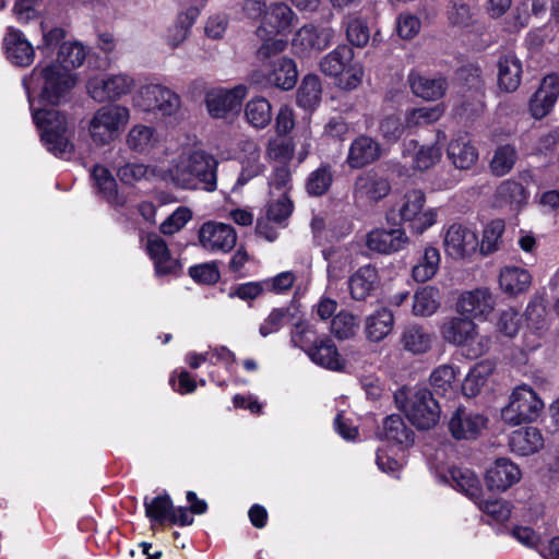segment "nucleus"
<instances>
[{"mask_svg":"<svg viewBox=\"0 0 559 559\" xmlns=\"http://www.w3.org/2000/svg\"><path fill=\"white\" fill-rule=\"evenodd\" d=\"M297 67L293 59L281 57L272 62V69L267 73L266 81L277 88L289 91L297 82Z\"/></svg>","mask_w":559,"mask_h":559,"instance_id":"35","label":"nucleus"},{"mask_svg":"<svg viewBox=\"0 0 559 559\" xmlns=\"http://www.w3.org/2000/svg\"><path fill=\"white\" fill-rule=\"evenodd\" d=\"M433 342V334L418 324L406 326L401 336V343L405 350L419 355L427 353Z\"/></svg>","mask_w":559,"mask_h":559,"instance_id":"39","label":"nucleus"},{"mask_svg":"<svg viewBox=\"0 0 559 559\" xmlns=\"http://www.w3.org/2000/svg\"><path fill=\"white\" fill-rule=\"evenodd\" d=\"M295 19L294 11L287 4L283 2L271 3L264 12L255 35L259 38H266L286 33L293 26Z\"/></svg>","mask_w":559,"mask_h":559,"instance_id":"16","label":"nucleus"},{"mask_svg":"<svg viewBox=\"0 0 559 559\" xmlns=\"http://www.w3.org/2000/svg\"><path fill=\"white\" fill-rule=\"evenodd\" d=\"M544 409V402L528 385L516 386L509 403L501 409V419L509 426L535 421Z\"/></svg>","mask_w":559,"mask_h":559,"instance_id":"8","label":"nucleus"},{"mask_svg":"<svg viewBox=\"0 0 559 559\" xmlns=\"http://www.w3.org/2000/svg\"><path fill=\"white\" fill-rule=\"evenodd\" d=\"M496 306V299L487 287H478L463 292L456 302V309L461 314L473 318L488 317Z\"/></svg>","mask_w":559,"mask_h":559,"instance_id":"20","label":"nucleus"},{"mask_svg":"<svg viewBox=\"0 0 559 559\" xmlns=\"http://www.w3.org/2000/svg\"><path fill=\"white\" fill-rule=\"evenodd\" d=\"M333 36L334 32L330 27L317 28L313 25H304L294 35L292 47L296 55L307 57L325 49Z\"/></svg>","mask_w":559,"mask_h":559,"instance_id":"15","label":"nucleus"},{"mask_svg":"<svg viewBox=\"0 0 559 559\" xmlns=\"http://www.w3.org/2000/svg\"><path fill=\"white\" fill-rule=\"evenodd\" d=\"M439 330L444 342L460 347L463 355L469 359L485 355L491 347V337L480 334L477 324L471 318H447Z\"/></svg>","mask_w":559,"mask_h":559,"instance_id":"3","label":"nucleus"},{"mask_svg":"<svg viewBox=\"0 0 559 559\" xmlns=\"http://www.w3.org/2000/svg\"><path fill=\"white\" fill-rule=\"evenodd\" d=\"M245 117L253 128L264 129L272 120V106L264 97L252 98L245 107Z\"/></svg>","mask_w":559,"mask_h":559,"instance_id":"45","label":"nucleus"},{"mask_svg":"<svg viewBox=\"0 0 559 559\" xmlns=\"http://www.w3.org/2000/svg\"><path fill=\"white\" fill-rule=\"evenodd\" d=\"M448 157L459 169H469L477 160L478 153L467 134L453 138L448 144Z\"/></svg>","mask_w":559,"mask_h":559,"instance_id":"34","label":"nucleus"},{"mask_svg":"<svg viewBox=\"0 0 559 559\" xmlns=\"http://www.w3.org/2000/svg\"><path fill=\"white\" fill-rule=\"evenodd\" d=\"M408 237L401 228L371 230L367 237V247L379 253L390 254L405 247Z\"/></svg>","mask_w":559,"mask_h":559,"instance_id":"24","label":"nucleus"},{"mask_svg":"<svg viewBox=\"0 0 559 559\" xmlns=\"http://www.w3.org/2000/svg\"><path fill=\"white\" fill-rule=\"evenodd\" d=\"M91 177L97 193L108 203L115 206H122L126 203V199L119 194L117 181L108 168L95 165Z\"/></svg>","mask_w":559,"mask_h":559,"instance_id":"29","label":"nucleus"},{"mask_svg":"<svg viewBox=\"0 0 559 559\" xmlns=\"http://www.w3.org/2000/svg\"><path fill=\"white\" fill-rule=\"evenodd\" d=\"M293 202L285 193L278 195L275 200H270L266 206L265 215L281 228L286 227V222L293 213Z\"/></svg>","mask_w":559,"mask_h":559,"instance_id":"56","label":"nucleus"},{"mask_svg":"<svg viewBox=\"0 0 559 559\" xmlns=\"http://www.w3.org/2000/svg\"><path fill=\"white\" fill-rule=\"evenodd\" d=\"M269 187L271 194L275 191L278 195L285 193L287 195L292 188V174L287 165H278L274 167L269 178Z\"/></svg>","mask_w":559,"mask_h":559,"instance_id":"62","label":"nucleus"},{"mask_svg":"<svg viewBox=\"0 0 559 559\" xmlns=\"http://www.w3.org/2000/svg\"><path fill=\"white\" fill-rule=\"evenodd\" d=\"M495 364L489 359L473 366L462 382V392L467 397L476 396L493 373Z\"/></svg>","mask_w":559,"mask_h":559,"instance_id":"41","label":"nucleus"},{"mask_svg":"<svg viewBox=\"0 0 559 559\" xmlns=\"http://www.w3.org/2000/svg\"><path fill=\"white\" fill-rule=\"evenodd\" d=\"M522 316L514 309L508 308L500 313L497 330L507 337H514L521 326Z\"/></svg>","mask_w":559,"mask_h":559,"instance_id":"61","label":"nucleus"},{"mask_svg":"<svg viewBox=\"0 0 559 559\" xmlns=\"http://www.w3.org/2000/svg\"><path fill=\"white\" fill-rule=\"evenodd\" d=\"M412 92L425 100H437L445 94L448 84L444 78H429L416 71L408 74Z\"/></svg>","mask_w":559,"mask_h":559,"instance_id":"28","label":"nucleus"},{"mask_svg":"<svg viewBox=\"0 0 559 559\" xmlns=\"http://www.w3.org/2000/svg\"><path fill=\"white\" fill-rule=\"evenodd\" d=\"M130 121V109L119 104L99 107L87 123V132L96 146H106L122 134Z\"/></svg>","mask_w":559,"mask_h":559,"instance_id":"4","label":"nucleus"},{"mask_svg":"<svg viewBox=\"0 0 559 559\" xmlns=\"http://www.w3.org/2000/svg\"><path fill=\"white\" fill-rule=\"evenodd\" d=\"M443 246L445 253L451 258L465 259L476 252L478 238L468 227L453 223L444 231Z\"/></svg>","mask_w":559,"mask_h":559,"instance_id":"13","label":"nucleus"},{"mask_svg":"<svg viewBox=\"0 0 559 559\" xmlns=\"http://www.w3.org/2000/svg\"><path fill=\"white\" fill-rule=\"evenodd\" d=\"M135 85L133 76L127 73L95 75L86 83L87 94L98 103L118 100L128 95Z\"/></svg>","mask_w":559,"mask_h":559,"instance_id":"9","label":"nucleus"},{"mask_svg":"<svg viewBox=\"0 0 559 559\" xmlns=\"http://www.w3.org/2000/svg\"><path fill=\"white\" fill-rule=\"evenodd\" d=\"M76 74L51 61H39L28 76L23 79L34 123L40 140L56 157L69 159L74 153V126L68 116L56 109H36L32 94L38 92L40 102L59 105L68 100L76 84Z\"/></svg>","mask_w":559,"mask_h":559,"instance_id":"1","label":"nucleus"},{"mask_svg":"<svg viewBox=\"0 0 559 559\" xmlns=\"http://www.w3.org/2000/svg\"><path fill=\"white\" fill-rule=\"evenodd\" d=\"M359 320L347 311H341L331 321V333L338 340L344 341L356 335Z\"/></svg>","mask_w":559,"mask_h":559,"instance_id":"54","label":"nucleus"},{"mask_svg":"<svg viewBox=\"0 0 559 559\" xmlns=\"http://www.w3.org/2000/svg\"><path fill=\"white\" fill-rule=\"evenodd\" d=\"M295 146L289 140L272 139L267 143L266 154L271 160L287 165L294 156Z\"/></svg>","mask_w":559,"mask_h":559,"instance_id":"59","label":"nucleus"},{"mask_svg":"<svg viewBox=\"0 0 559 559\" xmlns=\"http://www.w3.org/2000/svg\"><path fill=\"white\" fill-rule=\"evenodd\" d=\"M379 283L378 271L372 265L359 267L348 280V288L353 299L365 300Z\"/></svg>","mask_w":559,"mask_h":559,"instance_id":"33","label":"nucleus"},{"mask_svg":"<svg viewBox=\"0 0 559 559\" xmlns=\"http://www.w3.org/2000/svg\"><path fill=\"white\" fill-rule=\"evenodd\" d=\"M425 193L419 189L405 192L390 211L392 219L399 217L400 223L408 224L416 234H423L437 222V210H424Z\"/></svg>","mask_w":559,"mask_h":559,"instance_id":"6","label":"nucleus"},{"mask_svg":"<svg viewBox=\"0 0 559 559\" xmlns=\"http://www.w3.org/2000/svg\"><path fill=\"white\" fill-rule=\"evenodd\" d=\"M191 218L192 212L188 207L180 206L160 224L159 230L164 235H174L183 228Z\"/></svg>","mask_w":559,"mask_h":559,"instance_id":"63","label":"nucleus"},{"mask_svg":"<svg viewBox=\"0 0 559 559\" xmlns=\"http://www.w3.org/2000/svg\"><path fill=\"white\" fill-rule=\"evenodd\" d=\"M158 171L162 168L148 166L141 163H127L117 169V176L124 185H134L135 182L146 179L159 178Z\"/></svg>","mask_w":559,"mask_h":559,"instance_id":"47","label":"nucleus"},{"mask_svg":"<svg viewBox=\"0 0 559 559\" xmlns=\"http://www.w3.org/2000/svg\"><path fill=\"white\" fill-rule=\"evenodd\" d=\"M146 252L154 264L157 277L176 274L180 264L168 249L166 241L158 235H148L146 240Z\"/></svg>","mask_w":559,"mask_h":559,"instance_id":"21","label":"nucleus"},{"mask_svg":"<svg viewBox=\"0 0 559 559\" xmlns=\"http://www.w3.org/2000/svg\"><path fill=\"white\" fill-rule=\"evenodd\" d=\"M246 95L245 85H237L230 90L212 88L205 95L207 111L213 118H225L229 112L238 110Z\"/></svg>","mask_w":559,"mask_h":559,"instance_id":"14","label":"nucleus"},{"mask_svg":"<svg viewBox=\"0 0 559 559\" xmlns=\"http://www.w3.org/2000/svg\"><path fill=\"white\" fill-rule=\"evenodd\" d=\"M379 436L403 447H409L414 442V431L406 425L402 416L395 414L384 418Z\"/></svg>","mask_w":559,"mask_h":559,"instance_id":"37","label":"nucleus"},{"mask_svg":"<svg viewBox=\"0 0 559 559\" xmlns=\"http://www.w3.org/2000/svg\"><path fill=\"white\" fill-rule=\"evenodd\" d=\"M235 228L222 222L207 221L198 230V245L212 254L229 253L237 245Z\"/></svg>","mask_w":559,"mask_h":559,"instance_id":"10","label":"nucleus"},{"mask_svg":"<svg viewBox=\"0 0 559 559\" xmlns=\"http://www.w3.org/2000/svg\"><path fill=\"white\" fill-rule=\"evenodd\" d=\"M394 323V314L389 308H378L365 319V335L369 342L379 343L392 333Z\"/></svg>","mask_w":559,"mask_h":559,"instance_id":"27","label":"nucleus"},{"mask_svg":"<svg viewBox=\"0 0 559 559\" xmlns=\"http://www.w3.org/2000/svg\"><path fill=\"white\" fill-rule=\"evenodd\" d=\"M440 307V292L435 286H424L414 294L413 313L416 317H430Z\"/></svg>","mask_w":559,"mask_h":559,"instance_id":"44","label":"nucleus"},{"mask_svg":"<svg viewBox=\"0 0 559 559\" xmlns=\"http://www.w3.org/2000/svg\"><path fill=\"white\" fill-rule=\"evenodd\" d=\"M180 105L179 95L162 84H147L139 92L138 106L146 112L173 116L178 112Z\"/></svg>","mask_w":559,"mask_h":559,"instance_id":"12","label":"nucleus"},{"mask_svg":"<svg viewBox=\"0 0 559 559\" xmlns=\"http://www.w3.org/2000/svg\"><path fill=\"white\" fill-rule=\"evenodd\" d=\"M520 180L506 179L501 181L492 195V205L498 209H506L511 213H519L526 207L530 200L527 189L531 175L521 174Z\"/></svg>","mask_w":559,"mask_h":559,"instance_id":"11","label":"nucleus"},{"mask_svg":"<svg viewBox=\"0 0 559 559\" xmlns=\"http://www.w3.org/2000/svg\"><path fill=\"white\" fill-rule=\"evenodd\" d=\"M522 78V62L508 53L500 57L498 61V86L501 91L512 93L518 90Z\"/></svg>","mask_w":559,"mask_h":559,"instance_id":"32","label":"nucleus"},{"mask_svg":"<svg viewBox=\"0 0 559 559\" xmlns=\"http://www.w3.org/2000/svg\"><path fill=\"white\" fill-rule=\"evenodd\" d=\"M476 504L486 515L490 516L498 523L506 522L511 515V507L509 502L502 499L483 501L479 498L478 503Z\"/></svg>","mask_w":559,"mask_h":559,"instance_id":"60","label":"nucleus"},{"mask_svg":"<svg viewBox=\"0 0 559 559\" xmlns=\"http://www.w3.org/2000/svg\"><path fill=\"white\" fill-rule=\"evenodd\" d=\"M486 424L485 416L460 406L450 417L449 430L456 440H471L479 436Z\"/></svg>","mask_w":559,"mask_h":559,"instance_id":"17","label":"nucleus"},{"mask_svg":"<svg viewBox=\"0 0 559 559\" xmlns=\"http://www.w3.org/2000/svg\"><path fill=\"white\" fill-rule=\"evenodd\" d=\"M145 515L152 523L164 524L169 521L173 501L168 495H158L152 499H144Z\"/></svg>","mask_w":559,"mask_h":559,"instance_id":"48","label":"nucleus"},{"mask_svg":"<svg viewBox=\"0 0 559 559\" xmlns=\"http://www.w3.org/2000/svg\"><path fill=\"white\" fill-rule=\"evenodd\" d=\"M321 71L329 76H342L340 86L344 90L356 88L362 80L364 69L354 61V51L347 45L337 46L320 61Z\"/></svg>","mask_w":559,"mask_h":559,"instance_id":"7","label":"nucleus"},{"mask_svg":"<svg viewBox=\"0 0 559 559\" xmlns=\"http://www.w3.org/2000/svg\"><path fill=\"white\" fill-rule=\"evenodd\" d=\"M197 15L198 13L194 9L182 12L178 14L174 24L167 28L165 40L171 49L178 48L188 38Z\"/></svg>","mask_w":559,"mask_h":559,"instance_id":"43","label":"nucleus"},{"mask_svg":"<svg viewBox=\"0 0 559 559\" xmlns=\"http://www.w3.org/2000/svg\"><path fill=\"white\" fill-rule=\"evenodd\" d=\"M332 171L329 165H322L308 176L306 189L309 194L323 195L332 183Z\"/></svg>","mask_w":559,"mask_h":559,"instance_id":"57","label":"nucleus"},{"mask_svg":"<svg viewBox=\"0 0 559 559\" xmlns=\"http://www.w3.org/2000/svg\"><path fill=\"white\" fill-rule=\"evenodd\" d=\"M156 142L155 130L152 127L135 124L127 135V144L130 150L143 153L154 146Z\"/></svg>","mask_w":559,"mask_h":559,"instance_id":"53","label":"nucleus"},{"mask_svg":"<svg viewBox=\"0 0 559 559\" xmlns=\"http://www.w3.org/2000/svg\"><path fill=\"white\" fill-rule=\"evenodd\" d=\"M397 407L418 429L432 428L440 418V407L428 389H418L407 394L399 390L394 394Z\"/></svg>","mask_w":559,"mask_h":559,"instance_id":"5","label":"nucleus"},{"mask_svg":"<svg viewBox=\"0 0 559 559\" xmlns=\"http://www.w3.org/2000/svg\"><path fill=\"white\" fill-rule=\"evenodd\" d=\"M504 228L506 225L502 219H493L486 225L481 241H478L481 254L488 255L499 250Z\"/></svg>","mask_w":559,"mask_h":559,"instance_id":"51","label":"nucleus"},{"mask_svg":"<svg viewBox=\"0 0 559 559\" xmlns=\"http://www.w3.org/2000/svg\"><path fill=\"white\" fill-rule=\"evenodd\" d=\"M509 447L513 453L527 456L544 447V438L539 429L535 427L521 428L511 433Z\"/></svg>","mask_w":559,"mask_h":559,"instance_id":"31","label":"nucleus"},{"mask_svg":"<svg viewBox=\"0 0 559 559\" xmlns=\"http://www.w3.org/2000/svg\"><path fill=\"white\" fill-rule=\"evenodd\" d=\"M321 83L317 75H306L297 92V104L307 110H313L321 99Z\"/></svg>","mask_w":559,"mask_h":559,"instance_id":"46","label":"nucleus"},{"mask_svg":"<svg viewBox=\"0 0 559 559\" xmlns=\"http://www.w3.org/2000/svg\"><path fill=\"white\" fill-rule=\"evenodd\" d=\"M441 255L438 248L426 246L412 269V277L417 283L431 280L438 272Z\"/></svg>","mask_w":559,"mask_h":559,"instance_id":"38","label":"nucleus"},{"mask_svg":"<svg viewBox=\"0 0 559 559\" xmlns=\"http://www.w3.org/2000/svg\"><path fill=\"white\" fill-rule=\"evenodd\" d=\"M460 368L444 364L432 370L429 382L437 394L452 396L457 390Z\"/></svg>","mask_w":559,"mask_h":559,"instance_id":"40","label":"nucleus"},{"mask_svg":"<svg viewBox=\"0 0 559 559\" xmlns=\"http://www.w3.org/2000/svg\"><path fill=\"white\" fill-rule=\"evenodd\" d=\"M559 97V76L546 75L530 102V111L536 119L547 116Z\"/></svg>","mask_w":559,"mask_h":559,"instance_id":"22","label":"nucleus"},{"mask_svg":"<svg viewBox=\"0 0 559 559\" xmlns=\"http://www.w3.org/2000/svg\"><path fill=\"white\" fill-rule=\"evenodd\" d=\"M381 153V146L374 139L359 135L349 145L346 163L350 168L359 169L378 160Z\"/></svg>","mask_w":559,"mask_h":559,"instance_id":"23","label":"nucleus"},{"mask_svg":"<svg viewBox=\"0 0 559 559\" xmlns=\"http://www.w3.org/2000/svg\"><path fill=\"white\" fill-rule=\"evenodd\" d=\"M391 186L384 178L374 173H365L357 177L354 186V197L366 202H378L389 194Z\"/></svg>","mask_w":559,"mask_h":559,"instance_id":"25","label":"nucleus"},{"mask_svg":"<svg viewBox=\"0 0 559 559\" xmlns=\"http://www.w3.org/2000/svg\"><path fill=\"white\" fill-rule=\"evenodd\" d=\"M453 487L466 497L478 503L481 496V484L477 475L466 467H453L450 469Z\"/></svg>","mask_w":559,"mask_h":559,"instance_id":"42","label":"nucleus"},{"mask_svg":"<svg viewBox=\"0 0 559 559\" xmlns=\"http://www.w3.org/2000/svg\"><path fill=\"white\" fill-rule=\"evenodd\" d=\"M85 58L86 49L82 44L76 41H64L60 45L57 59L52 62L59 63L72 71L74 68L81 67Z\"/></svg>","mask_w":559,"mask_h":559,"instance_id":"49","label":"nucleus"},{"mask_svg":"<svg viewBox=\"0 0 559 559\" xmlns=\"http://www.w3.org/2000/svg\"><path fill=\"white\" fill-rule=\"evenodd\" d=\"M445 111V107L442 104H437L430 107H418L407 111L406 127L418 128L432 124L437 122Z\"/></svg>","mask_w":559,"mask_h":559,"instance_id":"50","label":"nucleus"},{"mask_svg":"<svg viewBox=\"0 0 559 559\" xmlns=\"http://www.w3.org/2000/svg\"><path fill=\"white\" fill-rule=\"evenodd\" d=\"M518 160V152L513 145L506 144L497 147L490 162V169L496 176L509 174Z\"/></svg>","mask_w":559,"mask_h":559,"instance_id":"52","label":"nucleus"},{"mask_svg":"<svg viewBox=\"0 0 559 559\" xmlns=\"http://www.w3.org/2000/svg\"><path fill=\"white\" fill-rule=\"evenodd\" d=\"M347 39L356 47H365L370 39L369 27L357 16H347L345 21Z\"/></svg>","mask_w":559,"mask_h":559,"instance_id":"58","label":"nucleus"},{"mask_svg":"<svg viewBox=\"0 0 559 559\" xmlns=\"http://www.w3.org/2000/svg\"><path fill=\"white\" fill-rule=\"evenodd\" d=\"M46 7V0H16L13 11L21 22L37 17Z\"/></svg>","mask_w":559,"mask_h":559,"instance_id":"64","label":"nucleus"},{"mask_svg":"<svg viewBox=\"0 0 559 559\" xmlns=\"http://www.w3.org/2000/svg\"><path fill=\"white\" fill-rule=\"evenodd\" d=\"M217 160L209 153L198 150L181 153L171 166L158 171L159 179L186 190L216 189Z\"/></svg>","mask_w":559,"mask_h":559,"instance_id":"2","label":"nucleus"},{"mask_svg":"<svg viewBox=\"0 0 559 559\" xmlns=\"http://www.w3.org/2000/svg\"><path fill=\"white\" fill-rule=\"evenodd\" d=\"M317 330L308 321L297 322L290 332V342L293 346L302 349L306 354L308 349L319 343Z\"/></svg>","mask_w":559,"mask_h":559,"instance_id":"55","label":"nucleus"},{"mask_svg":"<svg viewBox=\"0 0 559 559\" xmlns=\"http://www.w3.org/2000/svg\"><path fill=\"white\" fill-rule=\"evenodd\" d=\"M307 356L313 364L332 371H342L345 367L336 345L328 336L321 337L319 343L309 348Z\"/></svg>","mask_w":559,"mask_h":559,"instance_id":"26","label":"nucleus"},{"mask_svg":"<svg viewBox=\"0 0 559 559\" xmlns=\"http://www.w3.org/2000/svg\"><path fill=\"white\" fill-rule=\"evenodd\" d=\"M7 59L14 66L28 67L35 58V49L24 33L13 26L7 28L3 37Z\"/></svg>","mask_w":559,"mask_h":559,"instance_id":"19","label":"nucleus"},{"mask_svg":"<svg viewBox=\"0 0 559 559\" xmlns=\"http://www.w3.org/2000/svg\"><path fill=\"white\" fill-rule=\"evenodd\" d=\"M532 283L530 272L520 266H504L499 274V285L503 293L516 296L526 292Z\"/></svg>","mask_w":559,"mask_h":559,"instance_id":"36","label":"nucleus"},{"mask_svg":"<svg viewBox=\"0 0 559 559\" xmlns=\"http://www.w3.org/2000/svg\"><path fill=\"white\" fill-rule=\"evenodd\" d=\"M522 472L510 459H497L486 471L485 481L490 491L502 492L520 481Z\"/></svg>","mask_w":559,"mask_h":559,"instance_id":"18","label":"nucleus"},{"mask_svg":"<svg viewBox=\"0 0 559 559\" xmlns=\"http://www.w3.org/2000/svg\"><path fill=\"white\" fill-rule=\"evenodd\" d=\"M442 151L438 144L418 146L417 141H409L403 151V157L411 158V166L416 170H427L441 158Z\"/></svg>","mask_w":559,"mask_h":559,"instance_id":"30","label":"nucleus"}]
</instances>
